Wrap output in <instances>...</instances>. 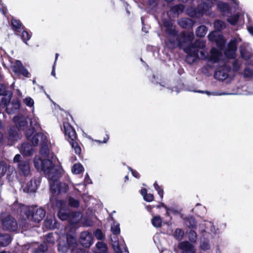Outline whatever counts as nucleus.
<instances>
[{
	"label": "nucleus",
	"mask_w": 253,
	"mask_h": 253,
	"mask_svg": "<svg viewBox=\"0 0 253 253\" xmlns=\"http://www.w3.org/2000/svg\"><path fill=\"white\" fill-rule=\"evenodd\" d=\"M18 172L20 175L28 179L31 176V168L29 161H22L18 164Z\"/></svg>",
	"instance_id": "obj_11"
},
{
	"label": "nucleus",
	"mask_w": 253,
	"mask_h": 253,
	"mask_svg": "<svg viewBox=\"0 0 253 253\" xmlns=\"http://www.w3.org/2000/svg\"><path fill=\"white\" fill-rule=\"evenodd\" d=\"M178 24L183 28H188L193 27L194 22L189 18H182L178 21Z\"/></svg>",
	"instance_id": "obj_25"
},
{
	"label": "nucleus",
	"mask_w": 253,
	"mask_h": 253,
	"mask_svg": "<svg viewBox=\"0 0 253 253\" xmlns=\"http://www.w3.org/2000/svg\"><path fill=\"white\" fill-rule=\"evenodd\" d=\"M1 227L3 230L11 232L16 231L18 228V224L16 219L11 215L2 213L0 216Z\"/></svg>",
	"instance_id": "obj_7"
},
{
	"label": "nucleus",
	"mask_w": 253,
	"mask_h": 253,
	"mask_svg": "<svg viewBox=\"0 0 253 253\" xmlns=\"http://www.w3.org/2000/svg\"><path fill=\"white\" fill-rule=\"evenodd\" d=\"M14 168L13 167L7 165L4 162H0V177H2L5 174L7 170L8 172L13 171Z\"/></svg>",
	"instance_id": "obj_22"
},
{
	"label": "nucleus",
	"mask_w": 253,
	"mask_h": 253,
	"mask_svg": "<svg viewBox=\"0 0 253 253\" xmlns=\"http://www.w3.org/2000/svg\"><path fill=\"white\" fill-rule=\"evenodd\" d=\"M84 182L87 184L91 183V180L87 174L84 178Z\"/></svg>",
	"instance_id": "obj_59"
},
{
	"label": "nucleus",
	"mask_w": 253,
	"mask_h": 253,
	"mask_svg": "<svg viewBox=\"0 0 253 253\" xmlns=\"http://www.w3.org/2000/svg\"><path fill=\"white\" fill-rule=\"evenodd\" d=\"M45 227L49 229H54L57 227V222L55 219L53 218H47L44 222Z\"/></svg>",
	"instance_id": "obj_28"
},
{
	"label": "nucleus",
	"mask_w": 253,
	"mask_h": 253,
	"mask_svg": "<svg viewBox=\"0 0 253 253\" xmlns=\"http://www.w3.org/2000/svg\"><path fill=\"white\" fill-rule=\"evenodd\" d=\"M230 71V67L226 64L220 66L214 73V77L218 80H224L226 79L229 75V72Z\"/></svg>",
	"instance_id": "obj_13"
},
{
	"label": "nucleus",
	"mask_w": 253,
	"mask_h": 253,
	"mask_svg": "<svg viewBox=\"0 0 253 253\" xmlns=\"http://www.w3.org/2000/svg\"><path fill=\"white\" fill-rule=\"evenodd\" d=\"M20 152L25 156H30L33 153L34 149L30 144L24 143L22 144Z\"/></svg>",
	"instance_id": "obj_21"
},
{
	"label": "nucleus",
	"mask_w": 253,
	"mask_h": 253,
	"mask_svg": "<svg viewBox=\"0 0 253 253\" xmlns=\"http://www.w3.org/2000/svg\"><path fill=\"white\" fill-rule=\"evenodd\" d=\"M241 42V39L239 37L232 39L224 51L225 56L228 58H234L236 56L237 45Z\"/></svg>",
	"instance_id": "obj_10"
},
{
	"label": "nucleus",
	"mask_w": 253,
	"mask_h": 253,
	"mask_svg": "<svg viewBox=\"0 0 253 253\" xmlns=\"http://www.w3.org/2000/svg\"><path fill=\"white\" fill-rule=\"evenodd\" d=\"M63 127L65 134L69 137V142L72 146V149L76 154L80 155L81 148L79 144L75 141L77 135L75 129L67 122H63Z\"/></svg>",
	"instance_id": "obj_5"
},
{
	"label": "nucleus",
	"mask_w": 253,
	"mask_h": 253,
	"mask_svg": "<svg viewBox=\"0 0 253 253\" xmlns=\"http://www.w3.org/2000/svg\"><path fill=\"white\" fill-rule=\"evenodd\" d=\"M16 126L11 127L8 132V144L12 145L15 141L21 137V130H24L28 126L26 118L22 115H17L14 118Z\"/></svg>",
	"instance_id": "obj_3"
},
{
	"label": "nucleus",
	"mask_w": 253,
	"mask_h": 253,
	"mask_svg": "<svg viewBox=\"0 0 253 253\" xmlns=\"http://www.w3.org/2000/svg\"><path fill=\"white\" fill-rule=\"evenodd\" d=\"M200 248L203 251H206L210 248V245L209 242L207 241H201L200 245Z\"/></svg>",
	"instance_id": "obj_45"
},
{
	"label": "nucleus",
	"mask_w": 253,
	"mask_h": 253,
	"mask_svg": "<svg viewBox=\"0 0 253 253\" xmlns=\"http://www.w3.org/2000/svg\"><path fill=\"white\" fill-rule=\"evenodd\" d=\"M188 226L191 228H194L195 226H196L195 220L193 218H190V223L189 225H188Z\"/></svg>",
	"instance_id": "obj_56"
},
{
	"label": "nucleus",
	"mask_w": 253,
	"mask_h": 253,
	"mask_svg": "<svg viewBox=\"0 0 253 253\" xmlns=\"http://www.w3.org/2000/svg\"><path fill=\"white\" fill-rule=\"evenodd\" d=\"M84 170L83 166L80 164H75L72 169V171L75 174H79Z\"/></svg>",
	"instance_id": "obj_35"
},
{
	"label": "nucleus",
	"mask_w": 253,
	"mask_h": 253,
	"mask_svg": "<svg viewBox=\"0 0 253 253\" xmlns=\"http://www.w3.org/2000/svg\"><path fill=\"white\" fill-rule=\"evenodd\" d=\"M3 183V181L2 179V178L0 177V186H1Z\"/></svg>",
	"instance_id": "obj_64"
},
{
	"label": "nucleus",
	"mask_w": 253,
	"mask_h": 253,
	"mask_svg": "<svg viewBox=\"0 0 253 253\" xmlns=\"http://www.w3.org/2000/svg\"><path fill=\"white\" fill-rule=\"evenodd\" d=\"M55 63H54L53 66L52 67V70L51 72V75L53 77H55Z\"/></svg>",
	"instance_id": "obj_62"
},
{
	"label": "nucleus",
	"mask_w": 253,
	"mask_h": 253,
	"mask_svg": "<svg viewBox=\"0 0 253 253\" xmlns=\"http://www.w3.org/2000/svg\"><path fill=\"white\" fill-rule=\"evenodd\" d=\"M214 26L217 31H220L225 28V23L220 20H217L214 23Z\"/></svg>",
	"instance_id": "obj_36"
},
{
	"label": "nucleus",
	"mask_w": 253,
	"mask_h": 253,
	"mask_svg": "<svg viewBox=\"0 0 253 253\" xmlns=\"http://www.w3.org/2000/svg\"><path fill=\"white\" fill-rule=\"evenodd\" d=\"M40 129L39 119L34 116L31 119L30 128L26 131V136L34 146L38 145L39 143L42 145L40 151V155L36 156L34 159V166L38 170L43 171L49 180L50 190L53 194L66 192L68 189V185L58 181L63 169L61 166L56 164L57 158L50 154L45 145L47 141L46 135L42 132H37Z\"/></svg>",
	"instance_id": "obj_1"
},
{
	"label": "nucleus",
	"mask_w": 253,
	"mask_h": 253,
	"mask_svg": "<svg viewBox=\"0 0 253 253\" xmlns=\"http://www.w3.org/2000/svg\"><path fill=\"white\" fill-rule=\"evenodd\" d=\"M111 231L113 236H111L112 247L116 253H128L123 240L119 241L117 235L120 233V224L114 222L111 225Z\"/></svg>",
	"instance_id": "obj_4"
},
{
	"label": "nucleus",
	"mask_w": 253,
	"mask_h": 253,
	"mask_svg": "<svg viewBox=\"0 0 253 253\" xmlns=\"http://www.w3.org/2000/svg\"><path fill=\"white\" fill-rule=\"evenodd\" d=\"M108 139H109L108 136H106V137L104 138V140H103V142H102V141H101L100 140H95L94 141H95V142H98L99 143H106L107 142Z\"/></svg>",
	"instance_id": "obj_60"
},
{
	"label": "nucleus",
	"mask_w": 253,
	"mask_h": 253,
	"mask_svg": "<svg viewBox=\"0 0 253 253\" xmlns=\"http://www.w3.org/2000/svg\"><path fill=\"white\" fill-rule=\"evenodd\" d=\"M171 11L174 13L178 14L181 13L184 10V6L182 4H178L173 6L171 9Z\"/></svg>",
	"instance_id": "obj_38"
},
{
	"label": "nucleus",
	"mask_w": 253,
	"mask_h": 253,
	"mask_svg": "<svg viewBox=\"0 0 253 253\" xmlns=\"http://www.w3.org/2000/svg\"><path fill=\"white\" fill-rule=\"evenodd\" d=\"M83 224L86 226H91L92 225L93 223L92 221H88L86 222H84V221H82Z\"/></svg>",
	"instance_id": "obj_58"
},
{
	"label": "nucleus",
	"mask_w": 253,
	"mask_h": 253,
	"mask_svg": "<svg viewBox=\"0 0 253 253\" xmlns=\"http://www.w3.org/2000/svg\"><path fill=\"white\" fill-rule=\"evenodd\" d=\"M95 238L99 240H103L104 238V235L102 231L99 229H96L93 232Z\"/></svg>",
	"instance_id": "obj_40"
},
{
	"label": "nucleus",
	"mask_w": 253,
	"mask_h": 253,
	"mask_svg": "<svg viewBox=\"0 0 253 253\" xmlns=\"http://www.w3.org/2000/svg\"><path fill=\"white\" fill-rule=\"evenodd\" d=\"M154 187L155 190L157 191L158 194L160 196V198L162 199L164 194L163 189L159 185L157 184L156 182L154 183Z\"/></svg>",
	"instance_id": "obj_44"
},
{
	"label": "nucleus",
	"mask_w": 253,
	"mask_h": 253,
	"mask_svg": "<svg viewBox=\"0 0 253 253\" xmlns=\"http://www.w3.org/2000/svg\"><path fill=\"white\" fill-rule=\"evenodd\" d=\"M11 100L10 95L3 96L1 98V104L5 107L6 111L8 114H11L14 111L20 108V104L18 100H16L10 102Z\"/></svg>",
	"instance_id": "obj_9"
},
{
	"label": "nucleus",
	"mask_w": 253,
	"mask_h": 253,
	"mask_svg": "<svg viewBox=\"0 0 253 253\" xmlns=\"http://www.w3.org/2000/svg\"><path fill=\"white\" fill-rule=\"evenodd\" d=\"M26 180V179L25 178ZM22 186L23 191L26 193L35 192L37 189V183L36 180L34 179H30L27 182H22Z\"/></svg>",
	"instance_id": "obj_17"
},
{
	"label": "nucleus",
	"mask_w": 253,
	"mask_h": 253,
	"mask_svg": "<svg viewBox=\"0 0 253 253\" xmlns=\"http://www.w3.org/2000/svg\"><path fill=\"white\" fill-rule=\"evenodd\" d=\"M24 103L28 107H33L34 104V102L33 99L30 97H28L24 99L23 101Z\"/></svg>",
	"instance_id": "obj_47"
},
{
	"label": "nucleus",
	"mask_w": 253,
	"mask_h": 253,
	"mask_svg": "<svg viewBox=\"0 0 253 253\" xmlns=\"http://www.w3.org/2000/svg\"><path fill=\"white\" fill-rule=\"evenodd\" d=\"M82 219V215L79 212H73L70 213L68 221L71 224H77Z\"/></svg>",
	"instance_id": "obj_20"
},
{
	"label": "nucleus",
	"mask_w": 253,
	"mask_h": 253,
	"mask_svg": "<svg viewBox=\"0 0 253 253\" xmlns=\"http://www.w3.org/2000/svg\"><path fill=\"white\" fill-rule=\"evenodd\" d=\"M217 9L223 15L229 14L231 12V7L229 3L222 1H218L216 4Z\"/></svg>",
	"instance_id": "obj_18"
},
{
	"label": "nucleus",
	"mask_w": 253,
	"mask_h": 253,
	"mask_svg": "<svg viewBox=\"0 0 253 253\" xmlns=\"http://www.w3.org/2000/svg\"><path fill=\"white\" fill-rule=\"evenodd\" d=\"M233 65V69L235 71H237L240 69L241 64L240 63L237 61V60H234L233 62L232 63Z\"/></svg>",
	"instance_id": "obj_49"
},
{
	"label": "nucleus",
	"mask_w": 253,
	"mask_h": 253,
	"mask_svg": "<svg viewBox=\"0 0 253 253\" xmlns=\"http://www.w3.org/2000/svg\"><path fill=\"white\" fill-rule=\"evenodd\" d=\"M16 74H22L24 76L28 77L29 76V73L28 71L25 68H24V67H23L20 70L18 73H16Z\"/></svg>",
	"instance_id": "obj_50"
},
{
	"label": "nucleus",
	"mask_w": 253,
	"mask_h": 253,
	"mask_svg": "<svg viewBox=\"0 0 253 253\" xmlns=\"http://www.w3.org/2000/svg\"><path fill=\"white\" fill-rule=\"evenodd\" d=\"M248 31L251 35H253V26H249L248 27Z\"/></svg>",
	"instance_id": "obj_61"
},
{
	"label": "nucleus",
	"mask_w": 253,
	"mask_h": 253,
	"mask_svg": "<svg viewBox=\"0 0 253 253\" xmlns=\"http://www.w3.org/2000/svg\"><path fill=\"white\" fill-rule=\"evenodd\" d=\"M54 235H56L52 233L48 234L46 237V242L48 243L53 244L56 239V238L54 237Z\"/></svg>",
	"instance_id": "obj_42"
},
{
	"label": "nucleus",
	"mask_w": 253,
	"mask_h": 253,
	"mask_svg": "<svg viewBox=\"0 0 253 253\" xmlns=\"http://www.w3.org/2000/svg\"><path fill=\"white\" fill-rule=\"evenodd\" d=\"M141 194L143 196L144 200L147 202H150L154 200L153 195L147 193L146 189H142L141 190Z\"/></svg>",
	"instance_id": "obj_32"
},
{
	"label": "nucleus",
	"mask_w": 253,
	"mask_h": 253,
	"mask_svg": "<svg viewBox=\"0 0 253 253\" xmlns=\"http://www.w3.org/2000/svg\"><path fill=\"white\" fill-rule=\"evenodd\" d=\"M129 169L131 171L132 175L134 177H135L137 178H139L140 177V174H139V173L137 171H136V170H133L130 168H129Z\"/></svg>",
	"instance_id": "obj_54"
},
{
	"label": "nucleus",
	"mask_w": 253,
	"mask_h": 253,
	"mask_svg": "<svg viewBox=\"0 0 253 253\" xmlns=\"http://www.w3.org/2000/svg\"><path fill=\"white\" fill-rule=\"evenodd\" d=\"M69 204L72 207L77 208L79 206V202L74 198H70L69 199Z\"/></svg>",
	"instance_id": "obj_46"
},
{
	"label": "nucleus",
	"mask_w": 253,
	"mask_h": 253,
	"mask_svg": "<svg viewBox=\"0 0 253 253\" xmlns=\"http://www.w3.org/2000/svg\"><path fill=\"white\" fill-rule=\"evenodd\" d=\"M207 31V28L205 26H201L196 30V35L197 37H203L206 34Z\"/></svg>",
	"instance_id": "obj_33"
},
{
	"label": "nucleus",
	"mask_w": 253,
	"mask_h": 253,
	"mask_svg": "<svg viewBox=\"0 0 253 253\" xmlns=\"http://www.w3.org/2000/svg\"><path fill=\"white\" fill-rule=\"evenodd\" d=\"M67 244L64 245L60 241L58 244V251L61 253H67L69 249L72 251L71 253H80L81 249H75L77 246L76 239L73 236L68 235L66 236Z\"/></svg>",
	"instance_id": "obj_8"
},
{
	"label": "nucleus",
	"mask_w": 253,
	"mask_h": 253,
	"mask_svg": "<svg viewBox=\"0 0 253 253\" xmlns=\"http://www.w3.org/2000/svg\"><path fill=\"white\" fill-rule=\"evenodd\" d=\"M23 65L21 61H16L14 65L12 66L13 71L15 73H18L20 70L23 67Z\"/></svg>",
	"instance_id": "obj_39"
},
{
	"label": "nucleus",
	"mask_w": 253,
	"mask_h": 253,
	"mask_svg": "<svg viewBox=\"0 0 253 253\" xmlns=\"http://www.w3.org/2000/svg\"><path fill=\"white\" fill-rule=\"evenodd\" d=\"M178 248L180 250V253H196V249L195 246L188 241L180 242Z\"/></svg>",
	"instance_id": "obj_16"
},
{
	"label": "nucleus",
	"mask_w": 253,
	"mask_h": 253,
	"mask_svg": "<svg viewBox=\"0 0 253 253\" xmlns=\"http://www.w3.org/2000/svg\"><path fill=\"white\" fill-rule=\"evenodd\" d=\"M198 92L206 93L208 96L212 95V96H221L224 95H230L233 94V93H228L225 92H220V91H212L210 92L209 91H202L199 90L197 91Z\"/></svg>",
	"instance_id": "obj_29"
},
{
	"label": "nucleus",
	"mask_w": 253,
	"mask_h": 253,
	"mask_svg": "<svg viewBox=\"0 0 253 253\" xmlns=\"http://www.w3.org/2000/svg\"><path fill=\"white\" fill-rule=\"evenodd\" d=\"M152 225L156 228L160 227L162 224V219L159 215L154 216L151 219Z\"/></svg>",
	"instance_id": "obj_30"
},
{
	"label": "nucleus",
	"mask_w": 253,
	"mask_h": 253,
	"mask_svg": "<svg viewBox=\"0 0 253 253\" xmlns=\"http://www.w3.org/2000/svg\"><path fill=\"white\" fill-rule=\"evenodd\" d=\"M58 56H59L58 53H56L55 54V61H54V63H55V65L56 64V61L57 60Z\"/></svg>",
	"instance_id": "obj_63"
},
{
	"label": "nucleus",
	"mask_w": 253,
	"mask_h": 253,
	"mask_svg": "<svg viewBox=\"0 0 253 253\" xmlns=\"http://www.w3.org/2000/svg\"><path fill=\"white\" fill-rule=\"evenodd\" d=\"M157 84H159L160 90H162L163 88L169 89L171 92H176L177 93L179 92L180 89L177 86H172L167 80H162L160 83L157 82Z\"/></svg>",
	"instance_id": "obj_19"
},
{
	"label": "nucleus",
	"mask_w": 253,
	"mask_h": 253,
	"mask_svg": "<svg viewBox=\"0 0 253 253\" xmlns=\"http://www.w3.org/2000/svg\"><path fill=\"white\" fill-rule=\"evenodd\" d=\"M189 240L191 242H195L197 240V234L193 230H190L188 233Z\"/></svg>",
	"instance_id": "obj_43"
},
{
	"label": "nucleus",
	"mask_w": 253,
	"mask_h": 253,
	"mask_svg": "<svg viewBox=\"0 0 253 253\" xmlns=\"http://www.w3.org/2000/svg\"><path fill=\"white\" fill-rule=\"evenodd\" d=\"M241 54L242 57L245 60H248L250 58L251 54L249 52L243 51L242 50H241Z\"/></svg>",
	"instance_id": "obj_52"
},
{
	"label": "nucleus",
	"mask_w": 253,
	"mask_h": 253,
	"mask_svg": "<svg viewBox=\"0 0 253 253\" xmlns=\"http://www.w3.org/2000/svg\"><path fill=\"white\" fill-rule=\"evenodd\" d=\"M5 92V87L3 85L0 84V100H1V98L3 96H6L5 95H4Z\"/></svg>",
	"instance_id": "obj_53"
},
{
	"label": "nucleus",
	"mask_w": 253,
	"mask_h": 253,
	"mask_svg": "<svg viewBox=\"0 0 253 253\" xmlns=\"http://www.w3.org/2000/svg\"><path fill=\"white\" fill-rule=\"evenodd\" d=\"M244 75L246 77L251 78L253 76V71L248 68H246L244 70Z\"/></svg>",
	"instance_id": "obj_48"
},
{
	"label": "nucleus",
	"mask_w": 253,
	"mask_h": 253,
	"mask_svg": "<svg viewBox=\"0 0 253 253\" xmlns=\"http://www.w3.org/2000/svg\"><path fill=\"white\" fill-rule=\"evenodd\" d=\"M33 248V253H44L47 250V247L45 243L39 245L37 243L32 244Z\"/></svg>",
	"instance_id": "obj_23"
},
{
	"label": "nucleus",
	"mask_w": 253,
	"mask_h": 253,
	"mask_svg": "<svg viewBox=\"0 0 253 253\" xmlns=\"http://www.w3.org/2000/svg\"><path fill=\"white\" fill-rule=\"evenodd\" d=\"M184 235V232L180 229H176L174 233V237L178 240H181Z\"/></svg>",
	"instance_id": "obj_41"
},
{
	"label": "nucleus",
	"mask_w": 253,
	"mask_h": 253,
	"mask_svg": "<svg viewBox=\"0 0 253 253\" xmlns=\"http://www.w3.org/2000/svg\"><path fill=\"white\" fill-rule=\"evenodd\" d=\"M163 25L166 28V33L169 36V42L171 44L170 47L174 48L177 46L184 47V51L187 54L186 61L188 63H193L197 58L207 59L208 65L212 67L213 66L211 64L220 62L221 52L215 48L211 50L209 55L203 51H201L199 54V50L205 47L206 42L204 40H199L191 44L194 38L193 33L183 32L179 36L171 21H164Z\"/></svg>",
	"instance_id": "obj_2"
},
{
	"label": "nucleus",
	"mask_w": 253,
	"mask_h": 253,
	"mask_svg": "<svg viewBox=\"0 0 253 253\" xmlns=\"http://www.w3.org/2000/svg\"><path fill=\"white\" fill-rule=\"evenodd\" d=\"M22 210L28 219L36 222L41 221L45 215V211L42 208L28 207L23 206Z\"/></svg>",
	"instance_id": "obj_6"
},
{
	"label": "nucleus",
	"mask_w": 253,
	"mask_h": 253,
	"mask_svg": "<svg viewBox=\"0 0 253 253\" xmlns=\"http://www.w3.org/2000/svg\"><path fill=\"white\" fill-rule=\"evenodd\" d=\"M11 241V238L8 234L0 233V246H6Z\"/></svg>",
	"instance_id": "obj_26"
},
{
	"label": "nucleus",
	"mask_w": 253,
	"mask_h": 253,
	"mask_svg": "<svg viewBox=\"0 0 253 253\" xmlns=\"http://www.w3.org/2000/svg\"><path fill=\"white\" fill-rule=\"evenodd\" d=\"M231 4L235 9H238L239 7L240 2L239 0H230Z\"/></svg>",
	"instance_id": "obj_51"
},
{
	"label": "nucleus",
	"mask_w": 253,
	"mask_h": 253,
	"mask_svg": "<svg viewBox=\"0 0 253 253\" xmlns=\"http://www.w3.org/2000/svg\"><path fill=\"white\" fill-rule=\"evenodd\" d=\"M57 206L59 208L58 213V217L62 220H69L70 213L68 210L66 209L65 203L60 200L56 201Z\"/></svg>",
	"instance_id": "obj_12"
},
{
	"label": "nucleus",
	"mask_w": 253,
	"mask_h": 253,
	"mask_svg": "<svg viewBox=\"0 0 253 253\" xmlns=\"http://www.w3.org/2000/svg\"><path fill=\"white\" fill-rule=\"evenodd\" d=\"M162 205L163 207V208H165V209L166 211V215L167 216H169V209L165 204H164L163 203H162Z\"/></svg>",
	"instance_id": "obj_57"
},
{
	"label": "nucleus",
	"mask_w": 253,
	"mask_h": 253,
	"mask_svg": "<svg viewBox=\"0 0 253 253\" xmlns=\"http://www.w3.org/2000/svg\"><path fill=\"white\" fill-rule=\"evenodd\" d=\"M93 237L90 233L87 231L82 232L81 233L80 242L84 248H89L93 243Z\"/></svg>",
	"instance_id": "obj_15"
},
{
	"label": "nucleus",
	"mask_w": 253,
	"mask_h": 253,
	"mask_svg": "<svg viewBox=\"0 0 253 253\" xmlns=\"http://www.w3.org/2000/svg\"><path fill=\"white\" fill-rule=\"evenodd\" d=\"M11 24L12 28L17 35H18V33L20 32L24 28V27L22 25L21 22L17 19H12L11 20Z\"/></svg>",
	"instance_id": "obj_24"
},
{
	"label": "nucleus",
	"mask_w": 253,
	"mask_h": 253,
	"mask_svg": "<svg viewBox=\"0 0 253 253\" xmlns=\"http://www.w3.org/2000/svg\"><path fill=\"white\" fill-rule=\"evenodd\" d=\"M209 40L212 42H215L217 46L222 49L225 42L222 35H220L217 32H213L208 35Z\"/></svg>",
	"instance_id": "obj_14"
},
{
	"label": "nucleus",
	"mask_w": 253,
	"mask_h": 253,
	"mask_svg": "<svg viewBox=\"0 0 253 253\" xmlns=\"http://www.w3.org/2000/svg\"><path fill=\"white\" fill-rule=\"evenodd\" d=\"M22 31L21 39L27 44V42L30 39L32 34L30 32L25 30V28Z\"/></svg>",
	"instance_id": "obj_34"
},
{
	"label": "nucleus",
	"mask_w": 253,
	"mask_h": 253,
	"mask_svg": "<svg viewBox=\"0 0 253 253\" xmlns=\"http://www.w3.org/2000/svg\"><path fill=\"white\" fill-rule=\"evenodd\" d=\"M96 251L95 253H108L106 245L102 242H98L96 244Z\"/></svg>",
	"instance_id": "obj_27"
},
{
	"label": "nucleus",
	"mask_w": 253,
	"mask_h": 253,
	"mask_svg": "<svg viewBox=\"0 0 253 253\" xmlns=\"http://www.w3.org/2000/svg\"><path fill=\"white\" fill-rule=\"evenodd\" d=\"M239 14H236L230 16H229L227 18V21L231 25H235L239 19Z\"/></svg>",
	"instance_id": "obj_37"
},
{
	"label": "nucleus",
	"mask_w": 253,
	"mask_h": 253,
	"mask_svg": "<svg viewBox=\"0 0 253 253\" xmlns=\"http://www.w3.org/2000/svg\"><path fill=\"white\" fill-rule=\"evenodd\" d=\"M21 159V156L19 154H17L15 156L14 159H13V162L14 163H17L18 164L21 162L22 161H20Z\"/></svg>",
	"instance_id": "obj_55"
},
{
	"label": "nucleus",
	"mask_w": 253,
	"mask_h": 253,
	"mask_svg": "<svg viewBox=\"0 0 253 253\" xmlns=\"http://www.w3.org/2000/svg\"><path fill=\"white\" fill-rule=\"evenodd\" d=\"M205 225L206 226V228L207 229H210V231L211 233L216 235L219 234V230L215 227V226L213 224V223L211 222L207 221Z\"/></svg>",
	"instance_id": "obj_31"
}]
</instances>
